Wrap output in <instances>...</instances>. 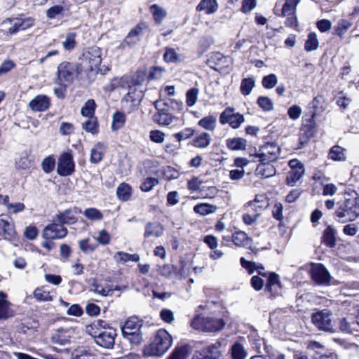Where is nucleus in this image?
I'll return each instance as SVG.
<instances>
[{
  "label": "nucleus",
  "mask_w": 359,
  "mask_h": 359,
  "mask_svg": "<svg viewBox=\"0 0 359 359\" xmlns=\"http://www.w3.org/2000/svg\"><path fill=\"white\" fill-rule=\"evenodd\" d=\"M86 332L92 336L96 344L107 349L114 347L116 331L107 326V323L102 320H96L86 326Z\"/></svg>",
  "instance_id": "obj_1"
},
{
  "label": "nucleus",
  "mask_w": 359,
  "mask_h": 359,
  "mask_svg": "<svg viewBox=\"0 0 359 359\" xmlns=\"http://www.w3.org/2000/svg\"><path fill=\"white\" fill-rule=\"evenodd\" d=\"M172 344L171 335L165 330H159L153 341L144 347V354L147 356H161L168 351Z\"/></svg>",
  "instance_id": "obj_2"
},
{
  "label": "nucleus",
  "mask_w": 359,
  "mask_h": 359,
  "mask_svg": "<svg viewBox=\"0 0 359 359\" xmlns=\"http://www.w3.org/2000/svg\"><path fill=\"white\" fill-rule=\"evenodd\" d=\"M226 324V320L222 318L197 316L192 320L191 325L200 332L215 333L222 331Z\"/></svg>",
  "instance_id": "obj_3"
},
{
  "label": "nucleus",
  "mask_w": 359,
  "mask_h": 359,
  "mask_svg": "<svg viewBox=\"0 0 359 359\" xmlns=\"http://www.w3.org/2000/svg\"><path fill=\"white\" fill-rule=\"evenodd\" d=\"M79 60L78 64L82 72H97L102 62V50L97 46L90 47L83 50Z\"/></svg>",
  "instance_id": "obj_4"
},
{
  "label": "nucleus",
  "mask_w": 359,
  "mask_h": 359,
  "mask_svg": "<svg viewBox=\"0 0 359 359\" xmlns=\"http://www.w3.org/2000/svg\"><path fill=\"white\" fill-rule=\"evenodd\" d=\"M335 214L342 222L355 220L359 216V198L349 197L339 202Z\"/></svg>",
  "instance_id": "obj_5"
},
{
  "label": "nucleus",
  "mask_w": 359,
  "mask_h": 359,
  "mask_svg": "<svg viewBox=\"0 0 359 359\" xmlns=\"http://www.w3.org/2000/svg\"><path fill=\"white\" fill-rule=\"evenodd\" d=\"M82 73L79 64L62 62L57 67V83L63 86L71 84L78 74Z\"/></svg>",
  "instance_id": "obj_6"
},
{
  "label": "nucleus",
  "mask_w": 359,
  "mask_h": 359,
  "mask_svg": "<svg viewBox=\"0 0 359 359\" xmlns=\"http://www.w3.org/2000/svg\"><path fill=\"white\" fill-rule=\"evenodd\" d=\"M280 148L275 142H266L253 155L259 162L273 163L279 157Z\"/></svg>",
  "instance_id": "obj_7"
},
{
  "label": "nucleus",
  "mask_w": 359,
  "mask_h": 359,
  "mask_svg": "<svg viewBox=\"0 0 359 359\" xmlns=\"http://www.w3.org/2000/svg\"><path fill=\"white\" fill-rule=\"evenodd\" d=\"M312 323L315 326L325 332H334V323L332 322V313L327 309H323L312 314Z\"/></svg>",
  "instance_id": "obj_8"
},
{
  "label": "nucleus",
  "mask_w": 359,
  "mask_h": 359,
  "mask_svg": "<svg viewBox=\"0 0 359 359\" xmlns=\"http://www.w3.org/2000/svg\"><path fill=\"white\" fill-rule=\"evenodd\" d=\"M244 121V116L239 113H235L234 109L231 107L226 108L219 116V122L222 125L229 123L233 129L240 128Z\"/></svg>",
  "instance_id": "obj_9"
},
{
  "label": "nucleus",
  "mask_w": 359,
  "mask_h": 359,
  "mask_svg": "<svg viewBox=\"0 0 359 359\" xmlns=\"http://www.w3.org/2000/svg\"><path fill=\"white\" fill-rule=\"evenodd\" d=\"M67 234V229L58 222L52 223L46 226L42 233L44 240L62 239Z\"/></svg>",
  "instance_id": "obj_10"
},
{
  "label": "nucleus",
  "mask_w": 359,
  "mask_h": 359,
  "mask_svg": "<svg viewBox=\"0 0 359 359\" xmlns=\"http://www.w3.org/2000/svg\"><path fill=\"white\" fill-rule=\"evenodd\" d=\"M57 171L60 176H69L74 171L73 156L69 152H65L59 158Z\"/></svg>",
  "instance_id": "obj_11"
},
{
  "label": "nucleus",
  "mask_w": 359,
  "mask_h": 359,
  "mask_svg": "<svg viewBox=\"0 0 359 359\" xmlns=\"http://www.w3.org/2000/svg\"><path fill=\"white\" fill-rule=\"evenodd\" d=\"M147 28V25L144 22L138 23L134 28L131 29L128 33L123 41L121 43L122 47H132L137 45L140 41L143 30Z\"/></svg>",
  "instance_id": "obj_12"
},
{
  "label": "nucleus",
  "mask_w": 359,
  "mask_h": 359,
  "mask_svg": "<svg viewBox=\"0 0 359 359\" xmlns=\"http://www.w3.org/2000/svg\"><path fill=\"white\" fill-rule=\"evenodd\" d=\"M76 334V330L72 327H60L53 334L51 339L53 343L58 345H65L70 342Z\"/></svg>",
  "instance_id": "obj_13"
},
{
  "label": "nucleus",
  "mask_w": 359,
  "mask_h": 359,
  "mask_svg": "<svg viewBox=\"0 0 359 359\" xmlns=\"http://www.w3.org/2000/svg\"><path fill=\"white\" fill-rule=\"evenodd\" d=\"M81 212V210L77 207H74L72 209H67L57 214L55 216V221L62 225L74 224L78 221L76 215Z\"/></svg>",
  "instance_id": "obj_14"
},
{
  "label": "nucleus",
  "mask_w": 359,
  "mask_h": 359,
  "mask_svg": "<svg viewBox=\"0 0 359 359\" xmlns=\"http://www.w3.org/2000/svg\"><path fill=\"white\" fill-rule=\"evenodd\" d=\"M311 273L312 279L318 284H327L330 280L328 271L321 264L313 265Z\"/></svg>",
  "instance_id": "obj_15"
},
{
  "label": "nucleus",
  "mask_w": 359,
  "mask_h": 359,
  "mask_svg": "<svg viewBox=\"0 0 359 359\" xmlns=\"http://www.w3.org/2000/svg\"><path fill=\"white\" fill-rule=\"evenodd\" d=\"M8 22H10L11 25V26L8 28V32L11 34H15L20 30H25L27 28L32 27L34 24V21L31 18H15L13 20H8V22L5 21L4 24L6 25Z\"/></svg>",
  "instance_id": "obj_16"
},
{
  "label": "nucleus",
  "mask_w": 359,
  "mask_h": 359,
  "mask_svg": "<svg viewBox=\"0 0 359 359\" xmlns=\"http://www.w3.org/2000/svg\"><path fill=\"white\" fill-rule=\"evenodd\" d=\"M339 330L343 332L352 333L358 331L359 327V318L353 315H348L343 318L339 323Z\"/></svg>",
  "instance_id": "obj_17"
},
{
  "label": "nucleus",
  "mask_w": 359,
  "mask_h": 359,
  "mask_svg": "<svg viewBox=\"0 0 359 359\" xmlns=\"http://www.w3.org/2000/svg\"><path fill=\"white\" fill-rule=\"evenodd\" d=\"M142 97V93L137 92L133 87H129L128 93L121 100V104L125 108L132 110L133 107L135 106Z\"/></svg>",
  "instance_id": "obj_18"
},
{
  "label": "nucleus",
  "mask_w": 359,
  "mask_h": 359,
  "mask_svg": "<svg viewBox=\"0 0 359 359\" xmlns=\"http://www.w3.org/2000/svg\"><path fill=\"white\" fill-rule=\"evenodd\" d=\"M222 343L220 341H216L201 350L208 359H220L223 352L222 351Z\"/></svg>",
  "instance_id": "obj_19"
},
{
  "label": "nucleus",
  "mask_w": 359,
  "mask_h": 359,
  "mask_svg": "<svg viewBox=\"0 0 359 359\" xmlns=\"http://www.w3.org/2000/svg\"><path fill=\"white\" fill-rule=\"evenodd\" d=\"M0 233L4 239L14 241L16 237V231L14 224L8 219H0Z\"/></svg>",
  "instance_id": "obj_20"
},
{
  "label": "nucleus",
  "mask_w": 359,
  "mask_h": 359,
  "mask_svg": "<svg viewBox=\"0 0 359 359\" xmlns=\"http://www.w3.org/2000/svg\"><path fill=\"white\" fill-rule=\"evenodd\" d=\"M142 320L136 316L128 318L124 325L121 327L122 334L129 332H137L141 331Z\"/></svg>",
  "instance_id": "obj_21"
},
{
  "label": "nucleus",
  "mask_w": 359,
  "mask_h": 359,
  "mask_svg": "<svg viewBox=\"0 0 359 359\" xmlns=\"http://www.w3.org/2000/svg\"><path fill=\"white\" fill-rule=\"evenodd\" d=\"M29 107L32 110L35 111H46L49 108L50 100L49 98L43 95H37L29 102Z\"/></svg>",
  "instance_id": "obj_22"
},
{
  "label": "nucleus",
  "mask_w": 359,
  "mask_h": 359,
  "mask_svg": "<svg viewBox=\"0 0 359 359\" xmlns=\"http://www.w3.org/2000/svg\"><path fill=\"white\" fill-rule=\"evenodd\" d=\"M233 243L241 248H251L252 240L243 231H236L231 236Z\"/></svg>",
  "instance_id": "obj_23"
},
{
  "label": "nucleus",
  "mask_w": 359,
  "mask_h": 359,
  "mask_svg": "<svg viewBox=\"0 0 359 359\" xmlns=\"http://www.w3.org/2000/svg\"><path fill=\"white\" fill-rule=\"evenodd\" d=\"M259 163L255 170L257 175L263 178H269L276 175V170L271 163Z\"/></svg>",
  "instance_id": "obj_24"
},
{
  "label": "nucleus",
  "mask_w": 359,
  "mask_h": 359,
  "mask_svg": "<svg viewBox=\"0 0 359 359\" xmlns=\"http://www.w3.org/2000/svg\"><path fill=\"white\" fill-rule=\"evenodd\" d=\"M218 10V4L216 0H201L196 6L197 11H203L210 15L215 13Z\"/></svg>",
  "instance_id": "obj_25"
},
{
  "label": "nucleus",
  "mask_w": 359,
  "mask_h": 359,
  "mask_svg": "<svg viewBox=\"0 0 359 359\" xmlns=\"http://www.w3.org/2000/svg\"><path fill=\"white\" fill-rule=\"evenodd\" d=\"M211 142V136L209 133L203 132L196 135L192 141V145L199 149L207 148Z\"/></svg>",
  "instance_id": "obj_26"
},
{
  "label": "nucleus",
  "mask_w": 359,
  "mask_h": 359,
  "mask_svg": "<svg viewBox=\"0 0 359 359\" xmlns=\"http://www.w3.org/2000/svg\"><path fill=\"white\" fill-rule=\"evenodd\" d=\"M53 292H50L46 286L37 287L33 292L34 297L38 301L50 302L53 299Z\"/></svg>",
  "instance_id": "obj_27"
},
{
  "label": "nucleus",
  "mask_w": 359,
  "mask_h": 359,
  "mask_svg": "<svg viewBox=\"0 0 359 359\" xmlns=\"http://www.w3.org/2000/svg\"><path fill=\"white\" fill-rule=\"evenodd\" d=\"M329 158L335 161H344L346 159V150L339 146H333L328 154Z\"/></svg>",
  "instance_id": "obj_28"
},
{
  "label": "nucleus",
  "mask_w": 359,
  "mask_h": 359,
  "mask_svg": "<svg viewBox=\"0 0 359 359\" xmlns=\"http://www.w3.org/2000/svg\"><path fill=\"white\" fill-rule=\"evenodd\" d=\"M105 150L106 147L104 144L97 143L91 149L90 161L93 163H97L101 161Z\"/></svg>",
  "instance_id": "obj_29"
},
{
  "label": "nucleus",
  "mask_w": 359,
  "mask_h": 359,
  "mask_svg": "<svg viewBox=\"0 0 359 359\" xmlns=\"http://www.w3.org/2000/svg\"><path fill=\"white\" fill-rule=\"evenodd\" d=\"M163 232V226L158 223H148L145 227L144 237L149 236L158 237L162 235Z\"/></svg>",
  "instance_id": "obj_30"
},
{
  "label": "nucleus",
  "mask_w": 359,
  "mask_h": 359,
  "mask_svg": "<svg viewBox=\"0 0 359 359\" xmlns=\"http://www.w3.org/2000/svg\"><path fill=\"white\" fill-rule=\"evenodd\" d=\"M217 210V207L215 205L205 203L197 204L194 207V212L202 216L215 213Z\"/></svg>",
  "instance_id": "obj_31"
},
{
  "label": "nucleus",
  "mask_w": 359,
  "mask_h": 359,
  "mask_svg": "<svg viewBox=\"0 0 359 359\" xmlns=\"http://www.w3.org/2000/svg\"><path fill=\"white\" fill-rule=\"evenodd\" d=\"M71 357L72 359H95V355L84 346H80L74 349L72 352Z\"/></svg>",
  "instance_id": "obj_32"
},
{
  "label": "nucleus",
  "mask_w": 359,
  "mask_h": 359,
  "mask_svg": "<svg viewBox=\"0 0 359 359\" xmlns=\"http://www.w3.org/2000/svg\"><path fill=\"white\" fill-rule=\"evenodd\" d=\"M335 231L331 226H327L323 231L322 240L325 245L333 248L336 244Z\"/></svg>",
  "instance_id": "obj_33"
},
{
  "label": "nucleus",
  "mask_w": 359,
  "mask_h": 359,
  "mask_svg": "<svg viewBox=\"0 0 359 359\" xmlns=\"http://www.w3.org/2000/svg\"><path fill=\"white\" fill-rule=\"evenodd\" d=\"M304 174V167H299L297 169L291 170L287 176V184L290 186H294Z\"/></svg>",
  "instance_id": "obj_34"
},
{
  "label": "nucleus",
  "mask_w": 359,
  "mask_h": 359,
  "mask_svg": "<svg viewBox=\"0 0 359 359\" xmlns=\"http://www.w3.org/2000/svg\"><path fill=\"white\" fill-rule=\"evenodd\" d=\"M11 316L9 303L6 300V294L0 291V319H5Z\"/></svg>",
  "instance_id": "obj_35"
},
{
  "label": "nucleus",
  "mask_w": 359,
  "mask_h": 359,
  "mask_svg": "<svg viewBox=\"0 0 359 359\" xmlns=\"http://www.w3.org/2000/svg\"><path fill=\"white\" fill-rule=\"evenodd\" d=\"M198 124L207 130L214 131L217 126V118L212 115H208L199 120Z\"/></svg>",
  "instance_id": "obj_36"
},
{
  "label": "nucleus",
  "mask_w": 359,
  "mask_h": 359,
  "mask_svg": "<svg viewBox=\"0 0 359 359\" xmlns=\"http://www.w3.org/2000/svg\"><path fill=\"white\" fill-rule=\"evenodd\" d=\"M120 290V288L118 286H116L114 288H112L111 286H107V287H102L101 285L97 284L96 283H93L91 285V287H90L91 292H93L95 293L100 294L103 297H107L109 295L111 296L112 294V292L114 290Z\"/></svg>",
  "instance_id": "obj_37"
},
{
  "label": "nucleus",
  "mask_w": 359,
  "mask_h": 359,
  "mask_svg": "<svg viewBox=\"0 0 359 359\" xmlns=\"http://www.w3.org/2000/svg\"><path fill=\"white\" fill-rule=\"evenodd\" d=\"M132 189L126 183H121L116 189V195L118 199L123 201L129 200L131 196Z\"/></svg>",
  "instance_id": "obj_38"
},
{
  "label": "nucleus",
  "mask_w": 359,
  "mask_h": 359,
  "mask_svg": "<svg viewBox=\"0 0 359 359\" xmlns=\"http://www.w3.org/2000/svg\"><path fill=\"white\" fill-rule=\"evenodd\" d=\"M255 86V81L252 77L245 78L241 81V93L245 96L249 95Z\"/></svg>",
  "instance_id": "obj_39"
},
{
  "label": "nucleus",
  "mask_w": 359,
  "mask_h": 359,
  "mask_svg": "<svg viewBox=\"0 0 359 359\" xmlns=\"http://www.w3.org/2000/svg\"><path fill=\"white\" fill-rule=\"evenodd\" d=\"M231 355L232 359H245L247 356V353L241 343L236 342L231 346Z\"/></svg>",
  "instance_id": "obj_40"
},
{
  "label": "nucleus",
  "mask_w": 359,
  "mask_h": 359,
  "mask_svg": "<svg viewBox=\"0 0 359 359\" xmlns=\"http://www.w3.org/2000/svg\"><path fill=\"white\" fill-rule=\"evenodd\" d=\"M189 355V348L187 346L176 347L168 359H187Z\"/></svg>",
  "instance_id": "obj_41"
},
{
  "label": "nucleus",
  "mask_w": 359,
  "mask_h": 359,
  "mask_svg": "<svg viewBox=\"0 0 359 359\" xmlns=\"http://www.w3.org/2000/svg\"><path fill=\"white\" fill-rule=\"evenodd\" d=\"M82 128L91 134H96L98 132V123L96 117L88 118L86 121L82 123Z\"/></svg>",
  "instance_id": "obj_42"
},
{
  "label": "nucleus",
  "mask_w": 359,
  "mask_h": 359,
  "mask_svg": "<svg viewBox=\"0 0 359 359\" xmlns=\"http://www.w3.org/2000/svg\"><path fill=\"white\" fill-rule=\"evenodd\" d=\"M126 123V116L123 113L116 111L112 117L111 130L115 131L122 128Z\"/></svg>",
  "instance_id": "obj_43"
},
{
  "label": "nucleus",
  "mask_w": 359,
  "mask_h": 359,
  "mask_svg": "<svg viewBox=\"0 0 359 359\" xmlns=\"http://www.w3.org/2000/svg\"><path fill=\"white\" fill-rule=\"evenodd\" d=\"M226 146L231 150L245 149L246 140L241 137L229 139L226 141Z\"/></svg>",
  "instance_id": "obj_44"
},
{
  "label": "nucleus",
  "mask_w": 359,
  "mask_h": 359,
  "mask_svg": "<svg viewBox=\"0 0 359 359\" xmlns=\"http://www.w3.org/2000/svg\"><path fill=\"white\" fill-rule=\"evenodd\" d=\"M318 44L319 43L316 34L314 32L309 33L304 44V49L307 52H311L317 49Z\"/></svg>",
  "instance_id": "obj_45"
},
{
  "label": "nucleus",
  "mask_w": 359,
  "mask_h": 359,
  "mask_svg": "<svg viewBox=\"0 0 359 359\" xmlns=\"http://www.w3.org/2000/svg\"><path fill=\"white\" fill-rule=\"evenodd\" d=\"M83 215L91 221H100L103 219V214L95 208H86L83 212Z\"/></svg>",
  "instance_id": "obj_46"
},
{
  "label": "nucleus",
  "mask_w": 359,
  "mask_h": 359,
  "mask_svg": "<svg viewBox=\"0 0 359 359\" xmlns=\"http://www.w3.org/2000/svg\"><path fill=\"white\" fill-rule=\"evenodd\" d=\"M95 102L93 100L90 99L88 100L85 103L84 106L82 107L81 113L83 116L90 118L95 117Z\"/></svg>",
  "instance_id": "obj_47"
},
{
  "label": "nucleus",
  "mask_w": 359,
  "mask_h": 359,
  "mask_svg": "<svg viewBox=\"0 0 359 359\" xmlns=\"http://www.w3.org/2000/svg\"><path fill=\"white\" fill-rule=\"evenodd\" d=\"M153 14L154 20L156 23L160 24L166 16V11L156 4H154L150 8Z\"/></svg>",
  "instance_id": "obj_48"
},
{
  "label": "nucleus",
  "mask_w": 359,
  "mask_h": 359,
  "mask_svg": "<svg viewBox=\"0 0 359 359\" xmlns=\"http://www.w3.org/2000/svg\"><path fill=\"white\" fill-rule=\"evenodd\" d=\"M15 164L17 169L27 170L31 167L32 161L26 154H24L15 159Z\"/></svg>",
  "instance_id": "obj_49"
},
{
  "label": "nucleus",
  "mask_w": 359,
  "mask_h": 359,
  "mask_svg": "<svg viewBox=\"0 0 359 359\" xmlns=\"http://www.w3.org/2000/svg\"><path fill=\"white\" fill-rule=\"evenodd\" d=\"M241 264L250 274H252L255 271H259V269H263L262 264L248 261L244 257L241 258Z\"/></svg>",
  "instance_id": "obj_50"
},
{
  "label": "nucleus",
  "mask_w": 359,
  "mask_h": 359,
  "mask_svg": "<svg viewBox=\"0 0 359 359\" xmlns=\"http://www.w3.org/2000/svg\"><path fill=\"white\" fill-rule=\"evenodd\" d=\"M199 90L196 88L189 89L186 93V102L189 107L194 106L198 100Z\"/></svg>",
  "instance_id": "obj_51"
},
{
  "label": "nucleus",
  "mask_w": 359,
  "mask_h": 359,
  "mask_svg": "<svg viewBox=\"0 0 359 359\" xmlns=\"http://www.w3.org/2000/svg\"><path fill=\"white\" fill-rule=\"evenodd\" d=\"M79 246L80 250L86 254L91 253L97 248V245L90 243L89 238L79 241Z\"/></svg>",
  "instance_id": "obj_52"
},
{
  "label": "nucleus",
  "mask_w": 359,
  "mask_h": 359,
  "mask_svg": "<svg viewBox=\"0 0 359 359\" xmlns=\"http://www.w3.org/2000/svg\"><path fill=\"white\" fill-rule=\"evenodd\" d=\"M262 83L266 89L273 88L278 83V78L275 74H270L263 77Z\"/></svg>",
  "instance_id": "obj_53"
},
{
  "label": "nucleus",
  "mask_w": 359,
  "mask_h": 359,
  "mask_svg": "<svg viewBox=\"0 0 359 359\" xmlns=\"http://www.w3.org/2000/svg\"><path fill=\"white\" fill-rule=\"evenodd\" d=\"M154 119L160 125L168 126L172 122L173 116L171 114H156Z\"/></svg>",
  "instance_id": "obj_54"
},
{
  "label": "nucleus",
  "mask_w": 359,
  "mask_h": 359,
  "mask_svg": "<svg viewBox=\"0 0 359 359\" xmlns=\"http://www.w3.org/2000/svg\"><path fill=\"white\" fill-rule=\"evenodd\" d=\"M123 336L126 340H128L131 344L133 345L140 344L142 340V334L141 331L123 334Z\"/></svg>",
  "instance_id": "obj_55"
},
{
  "label": "nucleus",
  "mask_w": 359,
  "mask_h": 359,
  "mask_svg": "<svg viewBox=\"0 0 359 359\" xmlns=\"http://www.w3.org/2000/svg\"><path fill=\"white\" fill-rule=\"evenodd\" d=\"M257 104L264 111H271L273 109V102L272 100L265 96H260L257 99Z\"/></svg>",
  "instance_id": "obj_56"
},
{
  "label": "nucleus",
  "mask_w": 359,
  "mask_h": 359,
  "mask_svg": "<svg viewBox=\"0 0 359 359\" xmlns=\"http://www.w3.org/2000/svg\"><path fill=\"white\" fill-rule=\"evenodd\" d=\"M280 280L278 276L275 273H271L266 283V290L271 292L274 287H279Z\"/></svg>",
  "instance_id": "obj_57"
},
{
  "label": "nucleus",
  "mask_w": 359,
  "mask_h": 359,
  "mask_svg": "<svg viewBox=\"0 0 359 359\" xmlns=\"http://www.w3.org/2000/svg\"><path fill=\"white\" fill-rule=\"evenodd\" d=\"M76 34L74 33H68L65 36V39L62 42L63 48L67 50H71L76 46Z\"/></svg>",
  "instance_id": "obj_58"
},
{
  "label": "nucleus",
  "mask_w": 359,
  "mask_h": 359,
  "mask_svg": "<svg viewBox=\"0 0 359 359\" xmlns=\"http://www.w3.org/2000/svg\"><path fill=\"white\" fill-rule=\"evenodd\" d=\"M55 165V159L50 156L45 158L41 163L42 169L46 173L51 172L54 170Z\"/></svg>",
  "instance_id": "obj_59"
},
{
  "label": "nucleus",
  "mask_w": 359,
  "mask_h": 359,
  "mask_svg": "<svg viewBox=\"0 0 359 359\" xmlns=\"http://www.w3.org/2000/svg\"><path fill=\"white\" fill-rule=\"evenodd\" d=\"M158 184V180L154 177H147L141 184V189L143 191H149Z\"/></svg>",
  "instance_id": "obj_60"
},
{
  "label": "nucleus",
  "mask_w": 359,
  "mask_h": 359,
  "mask_svg": "<svg viewBox=\"0 0 359 359\" xmlns=\"http://www.w3.org/2000/svg\"><path fill=\"white\" fill-rule=\"evenodd\" d=\"M74 125L69 122H62L59 128V133L62 136L70 135L74 133Z\"/></svg>",
  "instance_id": "obj_61"
},
{
  "label": "nucleus",
  "mask_w": 359,
  "mask_h": 359,
  "mask_svg": "<svg viewBox=\"0 0 359 359\" xmlns=\"http://www.w3.org/2000/svg\"><path fill=\"white\" fill-rule=\"evenodd\" d=\"M95 240L100 245H106L110 243L111 237L107 231L101 230L98 232L97 236L95 237Z\"/></svg>",
  "instance_id": "obj_62"
},
{
  "label": "nucleus",
  "mask_w": 359,
  "mask_h": 359,
  "mask_svg": "<svg viewBox=\"0 0 359 359\" xmlns=\"http://www.w3.org/2000/svg\"><path fill=\"white\" fill-rule=\"evenodd\" d=\"M175 270L176 267L174 265L165 264L158 267V272L163 276L170 277Z\"/></svg>",
  "instance_id": "obj_63"
},
{
  "label": "nucleus",
  "mask_w": 359,
  "mask_h": 359,
  "mask_svg": "<svg viewBox=\"0 0 359 359\" xmlns=\"http://www.w3.org/2000/svg\"><path fill=\"white\" fill-rule=\"evenodd\" d=\"M163 58L167 62H176L178 61V55L173 48H168L165 49Z\"/></svg>",
  "instance_id": "obj_64"
}]
</instances>
